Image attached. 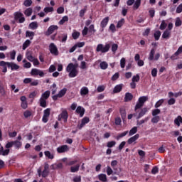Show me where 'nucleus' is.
I'll return each mask as SVG.
<instances>
[{"label":"nucleus","instance_id":"5","mask_svg":"<svg viewBox=\"0 0 182 182\" xmlns=\"http://www.w3.org/2000/svg\"><path fill=\"white\" fill-rule=\"evenodd\" d=\"M5 65H7V67L10 68L11 70H18V69H19V65H18L15 63L0 61V66H5Z\"/></svg>","mask_w":182,"mask_h":182},{"label":"nucleus","instance_id":"42","mask_svg":"<svg viewBox=\"0 0 182 182\" xmlns=\"http://www.w3.org/2000/svg\"><path fill=\"white\" fill-rule=\"evenodd\" d=\"M150 117H146L144 119H141V121H137V126H141V124H144V123H146V122H149Z\"/></svg>","mask_w":182,"mask_h":182},{"label":"nucleus","instance_id":"63","mask_svg":"<svg viewBox=\"0 0 182 182\" xmlns=\"http://www.w3.org/2000/svg\"><path fill=\"white\" fill-rule=\"evenodd\" d=\"M43 11L46 14H49V12H53V7H45Z\"/></svg>","mask_w":182,"mask_h":182},{"label":"nucleus","instance_id":"56","mask_svg":"<svg viewBox=\"0 0 182 182\" xmlns=\"http://www.w3.org/2000/svg\"><path fill=\"white\" fill-rule=\"evenodd\" d=\"M181 24H182L181 19H180L179 17H177L175 22V26L176 27L181 26Z\"/></svg>","mask_w":182,"mask_h":182},{"label":"nucleus","instance_id":"45","mask_svg":"<svg viewBox=\"0 0 182 182\" xmlns=\"http://www.w3.org/2000/svg\"><path fill=\"white\" fill-rule=\"evenodd\" d=\"M129 134V131H125L121 134H119L117 136V140H119V139H122V137H124L125 136H127Z\"/></svg>","mask_w":182,"mask_h":182},{"label":"nucleus","instance_id":"52","mask_svg":"<svg viewBox=\"0 0 182 182\" xmlns=\"http://www.w3.org/2000/svg\"><path fill=\"white\" fill-rule=\"evenodd\" d=\"M105 89H106V87L105 85H100L97 88V91L98 93H102V92H105Z\"/></svg>","mask_w":182,"mask_h":182},{"label":"nucleus","instance_id":"57","mask_svg":"<svg viewBox=\"0 0 182 182\" xmlns=\"http://www.w3.org/2000/svg\"><path fill=\"white\" fill-rule=\"evenodd\" d=\"M72 36L75 40L78 39V38L80 36V33L77 31L73 32L72 33Z\"/></svg>","mask_w":182,"mask_h":182},{"label":"nucleus","instance_id":"24","mask_svg":"<svg viewBox=\"0 0 182 182\" xmlns=\"http://www.w3.org/2000/svg\"><path fill=\"white\" fill-rule=\"evenodd\" d=\"M34 36H35V32L29 31H27L26 32V38H30V41H32Z\"/></svg>","mask_w":182,"mask_h":182},{"label":"nucleus","instance_id":"60","mask_svg":"<svg viewBox=\"0 0 182 182\" xmlns=\"http://www.w3.org/2000/svg\"><path fill=\"white\" fill-rule=\"evenodd\" d=\"M57 90H58V89L56 88V84L53 83L51 86V93H52V95H55V93H56Z\"/></svg>","mask_w":182,"mask_h":182},{"label":"nucleus","instance_id":"14","mask_svg":"<svg viewBox=\"0 0 182 182\" xmlns=\"http://www.w3.org/2000/svg\"><path fill=\"white\" fill-rule=\"evenodd\" d=\"M109 16L103 18L100 23L101 32L105 31V28L107 26V23H109Z\"/></svg>","mask_w":182,"mask_h":182},{"label":"nucleus","instance_id":"13","mask_svg":"<svg viewBox=\"0 0 182 182\" xmlns=\"http://www.w3.org/2000/svg\"><path fill=\"white\" fill-rule=\"evenodd\" d=\"M59 29V27L56 25H52L50 27H48L47 31L46 32V36H50V35H52L55 32V31H58Z\"/></svg>","mask_w":182,"mask_h":182},{"label":"nucleus","instance_id":"43","mask_svg":"<svg viewBox=\"0 0 182 182\" xmlns=\"http://www.w3.org/2000/svg\"><path fill=\"white\" fill-rule=\"evenodd\" d=\"M137 133V127H134L132 129H130L129 132V136H133Z\"/></svg>","mask_w":182,"mask_h":182},{"label":"nucleus","instance_id":"7","mask_svg":"<svg viewBox=\"0 0 182 182\" xmlns=\"http://www.w3.org/2000/svg\"><path fill=\"white\" fill-rule=\"evenodd\" d=\"M14 16L15 21H18V23H23V22L26 21L23 14H22L21 11L15 12L14 14Z\"/></svg>","mask_w":182,"mask_h":182},{"label":"nucleus","instance_id":"61","mask_svg":"<svg viewBox=\"0 0 182 182\" xmlns=\"http://www.w3.org/2000/svg\"><path fill=\"white\" fill-rule=\"evenodd\" d=\"M109 30L111 31L112 33H114V32H116V26L113 23L110 24Z\"/></svg>","mask_w":182,"mask_h":182},{"label":"nucleus","instance_id":"58","mask_svg":"<svg viewBox=\"0 0 182 182\" xmlns=\"http://www.w3.org/2000/svg\"><path fill=\"white\" fill-rule=\"evenodd\" d=\"M43 116L49 117L50 116V108H47L43 111Z\"/></svg>","mask_w":182,"mask_h":182},{"label":"nucleus","instance_id":"54","mask_svg":"<svg viewBox=\"0 0 182 182\" xmlns=\"http://www.w3.org/2000/svg\"><path fill=\"white\" fill-rule=\"evenodd\" d=\"M166 28H167V23H166V21H162L159 29H161V31H164V29H166Z\"/></svg>","mask_w":182,"mask_h":182},{"label":"nucleus","instance_id":"19","mask_svg":"<svg viewBox=\"0 0 182 182\" xmlns=\"http://www.w3.org/2000/svg\"><path fill=\"white\" fill-rule=\"evenodd\" d=\"M133 100V94L130 92L125 93V97L124 101L127 103V102H132Z\"/></svg>","mask_w":182,"mask_h":182},{"label":"nucleus","instance_id":"10","mask_svg":"<svg viewBox=\"0 0 182 182\" xmlns=\"http://www.w3.org/2000/svg\"><path fill=\"white\" fill-rule=\"evenodd\" d=\"M31 75V76H40V77H43V76H45V73L41 70L33 68Z\"/></svg>","mask_w":182,"mask_h":182},{"label":"nucleus","instance_id":"41","mask_svg":"<svg viewBox=\"0 0 182 182\" xmlns=\"http://www.w3.org/2000/svg\"><path fill=\"white\" fill-rule=\"evenodd\" d=\"M160 36H161V32L160 31H157L154 33L155 41H159V39H160Z\"/></svg>","mask_w":182,"mask_h":182},{"label":"nucleus","instance_id":"46","mask_svg":"<svg viewBox=\"0 0 182 182\" xmlns=\"http://www.w3.org/2000/svg\"><path fill=\"white\" fill-rule=\"evenodd\" d=\"M68 21H69V17H68V16H65L59 21V25H63V23H65V22H68Z\"/></svg>","mask_w":182,"mask_h":182},{"label":"nucleus","instance_id":"59","mask_svg":"<svg viewBox=\"0 0 182 182\" xmlns=\"http://www.w3.org/2000/svg\"><path fill=\"white\" fill-rule=\"evenodd\" d=\"M114 146H116V141H111L107 142V146L109 149H112V147H114Z\"/></svg>","mask_w":182,"mask_h":182},{"label":"nucleus","instance_id":"17","mask_svg":"<svg viewBox=\"0 0 182 182\" xmlns=\"http://www.w3.org/2000/svg\"><path fill=\"white\" fill-rule=\"evenodd\" d=\"M58 40L62 43H66V41H68V33H63L60 36H58Z\"/></svg>","mask_w":182,"mask_h":182},{"label":"nucleus","instance_id":"36","mask_svg":"<svg viewBox=\"0 0 182 182\" xmlns=\"http://www.w3.org/2000/svg\"><path fill=\"white\" fill-rule=\"evenodd\" d=\"M124 18H121L118 22H117V26L116 28H117V29L122 28V26H123L124 25Z\"/></svg>","mask_w":182,"mask_h":182},{"label":"nucleus","instance_id":"21","mask_svg":"<svg viewBox=\"0 0 182 182\" xmlns=\"http://www.w3.org/2000/svg\"><path fill=\"white\" fill-rule=\"evenodd\" d=\"M123 89V84H119L114 87L113 93H120Z\"/></svg>","mask_w":182,"mask_h":182},{"label":"nucleus","instance_id":"30","mask_svg":"<svg viewBox=\"0 0 182 182\" xmlns=\"http://www.w3.org/2000/svg\"><path fill=\"white\" fill-rule=\"evenodd\" d=\"M117 160H113L111 162V167H112L114 171H115L114 174H116V171H117V167H116L117 166Z\"/></svg>","mask_w":182,"mask_h":182},{"label":"nucleus","instance_id":"27","mask_svg":"<svg viewBox=\"0 0 182 182\" xmlns=\"http://www.w3.org/2000/svg\"><path fill=\"white\" fill-rule=\"evenodd\" d=\"M44 154L46 157H47V159H49L50 160H53V159H55V155H53V154H51L49 151H46L44 152Z\"/></svg>","mask_w":182,"mask_h":182},{"label":"nucleus","instance_id":"32","mask_svg":"<svg viewBox=\"0 0 182 182\" xmlns=\"http://www.w3.org/2000/svg\"><path fill=\"white\" fill-rule=\"evenodd\" d=\"M100 69H102V70H106V69L109 68V64H107L105 61H102L100 63Z\"/></svg>","mask_w":182,"mask_h":182},{"label":"nucleus","instance_id":"28","mask_svg":"<svg viewBox=\"0 0 182 182\" xmlns=\"http://www.w3.org/2000/svg\"><path fill=\"white\" fill-rule=\"evenodd\" d=\"M79 168H80V164H77L76 166L70 167V172L77 173V171H79Z\"/></svg>","mask_w":182,"mask_h":182},{"label":"nucleus","instance_id":"37","mask_svg":"<svg viewBox=\"0 0 182 182\" xmlns=\"http://www.w3.org/2000/svg\"><path fill=\"white\" fill-rule=\"evenodd\" d=\"M147 97L146 96H142V97H140L138 100V102L139 103H141V105H144V103H146V102H147Z\"/></svg>","mask_w":182,"mask_h":182},{"label":"nucleus","instance_id":"11","mask_svg":"<svg viewBox=\"0 0 182 182\" xmlns=\"http://www.w3.org/2000/svg\"><path fill=\"white\" fill-rule=\"evenodd\" d=\"M136 82H140V75L139 74L132 77V82H130L131 89H136Z\"/></svg>","mask_w":182,"mask_h":182},{"label":"nucleus","instance_id":"34","mask_svg":"<svg viewBox=\"0 0 182 182\" xmlns=\"http://www.w3.org/2000/svg\"><path fill=\"white\" fill-rule=\"evenodd\" d=\"M38 22L36 21H33V22H31L30 24H29V28L30 29H33V30H35V29H38Z\"/></svg>","mask_w":182,"mask_h":182},{"label":"nucleus","instance_id":"12","mask_svg":"<svg viewBox=\"0 0 182 182\" xmlns=\"http://www.w3.org/2000/svg\"><path fill=\"white\" fill-rule=\"evenodd\" d=\"M89 122H90V119L87 117H85L82 119L81 123L77 125V129H79V130H82V129H83Z\"/></svg>","mask_w":182,"mask_h":182},{"label":"nucleus","instance_id":"64","mask_svg":"<svg viewBox=\"0 0 182 182\" xmlns=\"http://www.w3.org/2000/svg\"><path fill=\"white\" fill-rule=\"evenodd\" d=\"M23 5L24 6H31L32 5V0H25Z\"/></svg>","mask_w":182,"mask_h":182},{"label":"nucleus","instance_id":"15","mask_svg":"<svg viewBox=\"0 0 182 182\" xmlns=\"http://www.w3.org/2000/svg\"><path fill=\"white\" fill-rule=\"evenodd\" d=\"M85 110L82 106L77 107L75 110V113H77V114H80V117H83V116H85Z\"/></svg>","mask_w":182,"mask_h":182},{"label":"nucleus","instance_id":"6","mask_svg":"<svg viewBox=\"0 0 182 182\" xmlns=\"http://www.w3.org/2000/svg\"><path fill=\"white\" fill-rule=\"evenodd\" d=\"M155 55V56H154ZM149 60L152 61V60H159L160 59V53H157L156 54V49L152 48L149 53V55L148 57Z\"/></svg>","mask_w":182,"mask_h":182},{"label":"nucleus","instance_id":"22","mask_svg":"<svg viewBox=\"0 0 182 182\" xmlns=\"http://www.w3.org/2000/svg\"><path fill=\"white\" fill-rule=\"evenodd\" d=\"M80 93L82 96H86V95H89V88H87V87H82L80 89Z\"/></svg>","mask_w":182,"mask_h":182},{"label":"nucleus","instance_id":"31","mask_svg":"<svg viewBox=\"0 0 182 182\" xmlns=\"http://www.w3.org/2000/svg\"><path fill=\"white\" fill-rule=\"evenodd\" d=\"M13 145L15 146L16 149H21L22 147V142L18 140L13 141Z\"/></svg>","mask_w":182,"mask_h":182},{"label":"nucleus","instance_id":"48","mask_svg":"<svg viewBox=\"0 0 182 182\" xmlns=\"http://www.w3.org/2000/svg\"><path fill=\"white\" fill-rule=\"evenodd\" d=\"M24 14L26 16H31L32 15V9L31 8H28L25 10Z\"/></svg>","mask_w":182,"mask_h":182},{"label":"nucleus","instance_id":"53","mask_svg":"<svg viewBox=\"0 0 182 182\" xmlns=\"http://www.w3.org/2000/svg\"><path fill=\"white\" fill-rule=\"evenodd\" d=\"M120 66L122 68V69H124L125 66H126V58H122L120 60Z\"/></svg>","mask_w":182,"mask_h":182},{"label":"nucleus","instance_id":"18","mask_svg":"<svg viewBox=\"0 0 182 182\" xmlns=\"http://www.w3.org/2000/svg\"><path fill=\"white\" fill-rule=\"evenodd\" d=\"M69 150L68 145H63L57 148L58 153H66Z\"/></svg>","mask_w":182,"mask_h":182},{"label":"nucleus","instance_id":"62","mask_svg":"<svg viewBox=\"0 0 182 182\" xmlns=\"http://www.w3.org/2000/svg\"><path fill=\"white\" fill-rule=\"evenodd\" d=\"M119 113L121 114L122 120H124V119H126V110L120 109Z\"/></svg>","mask_w":182,"mask_h":182},{"label":"nucleus","instance_id":"35","mask_svg":"<svg viewBox=\"0 0 182 182\" xmlns=\"http://www.w3.org/2000/svg\"><path fill=\"white\" fill-rule=\"evenodd\" d=\"M140 5H141V0H136L133 6L134 9V10L139 9V8L140 7Z\"/></svg>","mask_w":182,"mask_h":182},{"label":"nucleus","instance_id":"38","mask_svg":"<svg viewBox=\"0 0 182 182\" xmlns=\"http://www.w3.org/2000/svg\"><path fill=\"white\" fill-rule=\"evenodd\" d=\"M26 56L30 62H33V60H35V57L32 56V53H31V52L26 53Z\"/></svg>","mask_w":182,"mask_h":182},{"label":"nucleus","instance_id":"16","mask_svg":"<svg viewBox=\"0 0 182 182\" xmlns=\"http://www.w3.org/2000/svg\"><path fill=\"white\" fill-rule=\"evenodd\" d=\"M140 137V134H136L134 136L130 137L127 140L128 144H133V143H135L136 140H139V138Z\"/></svg>","mask_w":182,"mask_h":182},{"label":"nucleus","instance_id":"23","mask_svg":"<svg viewBox=\"0 0 182 182\" xmlns=\"http://www.w3.org/2000/svg\"><path fill=\"white\" fill-rule=\"evenodd\" d=\"M98 178L100 181L107 182V176H106V174L105 173H101L98 175Z\"/></svg>","mask_w":182,"mask_h":182},{"label":"nucleus","instance_id":"55","mask_svg":"<svg viewBox=\"0 0 182 182\" xmlns=\"http://www.w3.org/2000/svg\"><path fill=\"white\" fill-rule=\"evenodd\" d=\"M160 113H161L160 109H155L152 110V116H159L158 114H160Z\"/></svg>","mask_w":182,"mask_h":182},{"label":"nucleus","instance_id":"9","mask_svg":"<svg viewBox=\"0 0 182 182\" xmlns=\"http://www.w3.org/2000/svg\"><path fill=\"white\" fill-rule=\"evenodd\" d=\"M49 50L52 55H54V56H58V55H59L58 47H56V45H55L53 43H51L49 45Z\"/></svg>","mask_w":182,"mask_h":182},{"label":"nucleus","instance_id":"47","mask_svg":"<svg viewBox=\"0 0 182 182\" xmlns=\"http://www.w3.org/2000/svg\"><path fill=\"white\" fill-rule=\"evenodd\" d=\"M164 103V99L159 100L156 104H155V108L159 109L161 105Z\"/></svg>","mask_w":182,"mask_h":182},{"label":"nucleus","instance_id":"3","mask_svg":"<svg viewBox=\"0 0 182 182\" xmlns=\"http://www.w3.org/2000/svg\"><path fill=\"white\" fill-rule=\"evenodd\" d=\"M111 45L106 43L105 46L103 44H98L96 48V52H101V53H107L110 50Z\"/></svg>","mask_w":182,"mask_h":182},{"label":"nucleus","instance_id":"50","mask_svg":"<svg viewBox=\"0 0 182 182\" xmlns=\"http://www.w3.org/2000/svg\"><path fill=\"white\" fill-rule=\"evenodd\" d=\"M114 124L116 126H122V119L119 117H116Z\"/></svg>","mask_w":182,"mask_h":182},{"label":"nucleus","instance_id":"44","mask_svg":"<svg viewBox=\"0 0 182 182\" xmlns=\"http://www.w3.org/2000/svg\"><path fill=\"white\" fill-rule=\"evenodd\" d=\"M10 58L11 60H15V57L16 56V50H13L9 52Z\"/></svg>","mask_w":182,"mask_h":182},{"label":"nucleus","instance_id":"1","mask_svg":"<svg viewBox=\"0 0 182 182\" xmlns=\"http://www.w3.org/2000/svg\"><path fill=\"white\" fill-rule=\"evenodd\" d=\"M66 72H68L69 77H76L79 75L77 69L75 68L73 63H70L66 67Z\"/></svg>","mask_w":182,"mask_h":182},{"label":"nucleus","instance_id":"29","mask_svg":"<svg viewBox=\"0 0 182 182\" xmlns=\"http://www.w3.org/2000/svg\"><path fill=\"white\" fill-rule=\"evenodd\" d=\"M171 34V33L170 32V31H168V29H166L162 34L163 39H168Z\"/></svg>","mask_w":182,"mask_h":182},{"label":"nucleus","instance_id":"51","mask_svg":"<svg viewBox=\"0 0 182 182\" xmlns=\"http://www.w3.org/2000/svg\"><path fill=\"white\" fill-rule=\"evenodd\" d=\"M151 123H157L160 122V116H154V117L151 119Z\"/></svg>","mask_w":182,"mask_h":182},{"label":"nucleus","instance_id":"8","mask_svg":"<svg viewBox=\"0 0 182 182\" xmlns=\"http://www.w3.org/2000/svg\"><path fill=\"white\" fill-rule=\"evenodd\" d=\"M67 92H68V88H63L61 90L59 91L58 94L53 95L52 97L53 100L56 102V100H58V97H59V98L63 97V96H65V95H66Z\"/></svg>","mask_w":182,"mask_h":182},{"label":"nucleus","instance_id":"25","mask_svg":"<svg viewBox=\"0 0 182 182\" xmlns=\"http://www.w3.org/2000/svg\"><path fill=\"white\" fill-rule=\"evenodd\" d=\"M31 43H32V41H31V40H29V39H27L23 43V47H22L23 50H25L27 48H29V46H31Z\"/></svg>","mask_w":182,"mask_h":182},{"label":"nucleus","instance_id":"26","mask_svg":"<svg viewBox=\"0 0 182 182\" xmlns=\"http://www.w3.org/2000/svg\"><path fill=\"white\" fill-rule=\"evenodd\" d=\"M182 123V117L178 115L175 119H174V124L178 126V127H180V124Z\"/></svg>","mask_w":182,"mask_h":182},{"label":"nucleus","instance_id":"49","mask_svg":"<svg viewBox=\"0 0 182 182\" xmlns=\"http://www.w3.org/2000/svg\"><path fill=\"white\" fill-rule=\"evenodd\" d=\"M23 116L26 119H28V117H31V116H32V112L26 110L23 112Z\"/></svg>","mask_w":182,"mask_h":182},{"label":"nucleus","instance_id":"4","mask_svg":"<svg viewBox=\"0 0 182 182\" xmlns=\"http://www.w3.org/2000/svg\"><path fill=\"white\" fill-rule=\"evenodd\" d=\"M69 118V113H68V110L66 109H63L61 113L58 115V120L60 122V120H63L64 123L68 122V119Z\"/></svg>","mask_w":182,"mask_h":182},{"label":"nucleus","instance_id":"20","mask_svg":"<svg viewBox=\"0 0 182 182\" xmlns=\"http://www.w3.org/2000/svg\"><path fill=\"white\" fill-rule=\"evenodd\" d=\"M147 112H149V109H147V107L142 108L139 113L136 119H141V117H143V116H144V114H146Z\"/></svg>","mask_w":182,"mask_h":182},{"label":"nucleus","instance_id":"33","mask_svg":"<svg viewBox=\"0 0 182 182\" xmlns=\"http://www.w3.org/2000/svg\"><path fill=\"white\" fill-rule=\"evenodd\" d=\"M49 96H50V91L47 90L44 93L42 94L41 98L46 100L49 99Z\"/></svg>","mask_w":182,"mask_h":182},{"label":"nucleus","instance_id":"39","mask_svg":"<svg viewBox=\"0 0 182 182\" xmlns=\"http://www.w3.org/2000/svg\"><path fill=\"white\" fill-rule=\"evenodd\" d=\"M117 49H119V46L116 43H113L111 46V50L112 52V53H116V52L117 51Z\"/></svg>","mask_w":182,"mask_h":182},{"label":"nucleus","instance_id":"40","mask_svg":"<svg viewBox=\"0 0 182 182\" xmlns=\"http://www.w3.org/2000/svg\"><path fill=\"white\" fill-rule=\"evenodd\" d=\"M39 102H40V106L41 107H43V108L46 107L47 106L46 100L43 98H40Z\"/></svg>","mask_w":182,"mask_h":182},{"label":"nucleus","instance_id":"2","mask_svg":"<svg viewBox=\"0 0 182 182\" xmlns=\"http://www.w3.org/2000/svg\"><path fill=\"white\" fill-rule=\"evenodd\" d=\"M11 147H14V141H8L6 144L5 145V149H4V146L0 147V156H8L11 150L9 149H11Z\"/></svg>","mask_w":182,"mask_h":182}]
</instances>
